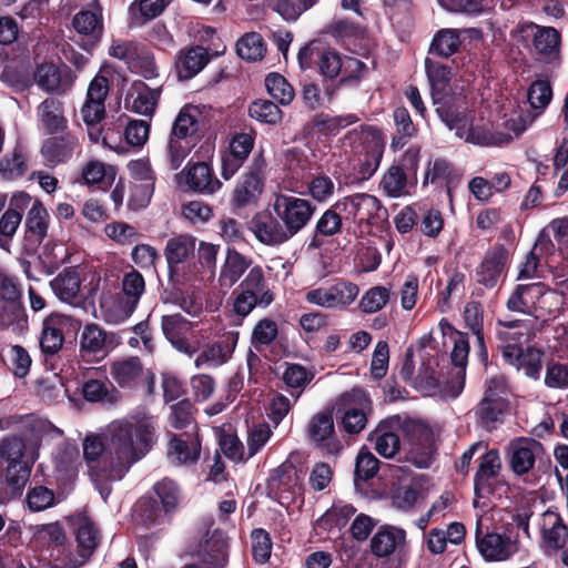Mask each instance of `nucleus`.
Here are the masks:
<instances>
[{
    "label": "nucleus",
    "instance_id": "obj_1",
    "mask_svg": "<svg viewBox=\"0 0 568 568\" xmlns=\"http://www.w3.org/2000/svg\"><path fill=\"white\" fill-rule=\"evenodd\" d=\"M154 426L149 419H119L104 430L106 455L99 468L91 467V477L105 501L111 487L102 480H121L131 466L151 449L154 443Z\"/></svg>",
    "mask_w": 568,
    "mask_h": 568
},
{
    "label": "nucleus",
    "instance_id": "obj_2",
    "mask_svg": "<svg viewBox=\"0 0 568 568\" xmlns=\"http://www.w3.org/2000/svg\"><path fill=\"white\" fill-rule=\"evenodd\" d=\"M408 437L406 459L418 468L429 466L434 453L433 438L429 429L420 423L403 419L400 416H389L378 423L371 433L369 440L374 449L384 458H394L400 452V437Z\"/></svg>",
    "mask_w": 568,
    "mask_h": 568
},
{
    "label": "nucleus",
    "instance_id": "obj_3",
    "mask_svg": "<svg viewBox=\"0 0 568 568\" xmlns=\"http://www.w3.org/2000/svg\"><path fill=\"white\" fill-rule=\"evenodd\" d=\"M63 432L48 419L29 416L20 435L9 436L0 444V456L8 463H36L43 438L61 437Z\"/></svg>",
    "mask_w": 568,
    "mask_h": 568
},
{
    "label": "nucleus",
    "instance_id": "obj_4",
    "mask_svg": "<svg viewBox=\"0 0 568 568\" xmlns=\"http://www.w3.org/2000/svg\"><path fill=\"white\" fill-rule=\"evenodd\" d=\"M145 292L143 275L134 270L124 273L121 280V291L103 292L100 297V308L105 322L119 324L128 320L135 311Z\"/></svg>",
    "mask_w": 568,
    "mask_h": 568
},
{
    "label": "nucleus",
    "instance_id": "obj_5",
    "mask_svg": "<svg viewBox=\"0 0 568 568\" xmlns=\"http://www.w3.org/2000/svg\"><path fill=\"white\" fill-rule=\"evenodd\" d=\"M297 60L303 70L311 69L316 64L320 73L328 79L336 78L342 68L347 69L352 65L361 68L363 65L361 61L351 58L343 61L335 49L325 45L320 40L311 41L304 45L298 52Z\"/></svg>",
    "mask_w": 568,
    "mask_h": 568
},
{
    "label": "nucleus",
    "instance_id": "obj_6",
    "mask_svg": "<svg viewBox=\"0 0 568 568\" xmlns=\"http://www.w3.org/2000/svg\"><path fill=\"white\" fill-rule=\"evenodd\" d=\"M476 547L485 561L501 562L510 560L521 550L519 535L506 527L503 532H483L479 523L476 527Z\"/></svg>",
    "mask_w": 568,
    "mask_h": 568
},
{
    "label": "nucleus",
    "instance_id": "obj_7",
    "mask_svg": "<svg viewBox=\"0 0 568 568\" xmlns=\"http://www.w3.org/2000/svg\"><path fill=\"white\" fill-rule=\"evenodd\" d=\"M336 412L341 415L343 429L351 435L359 434L367 424L372 402L365 390L353 388L341 394L336 400Z\"/></svg>",
    "mask_w": 568,
    "mask_h": 568
},
{
    "label": "nucleus",
    "instance_id": "obj_8",
    "mask_svg": "<svg viewBox=\"0 0 568 568\" xmlns=\"http://www.w3.org/2000/svg\"><path fill=\"white\" fill-rule=\"evenodd\" d=\"M540 549L546 556H560L561 562L568 567V526L555 510L542 513L538 520Z\"/></svg>",
    "mask_w": 568,
    "mask_h": 568
},
{
    "label": "nucleus",
    "instance_id": "obj_9",
    "mask_svg": "<svg viewBox=\"0 0 568 568\" xmlns=\"http://www.w3.org/2000/svg\"><path fill=\"white\" fill-rule=\"evenodd\" d=\"M272 207L292 236L308 224L316 211V206L311 201L286 194H276Z\"/></svg>",
    "mask_w": 568,
    "mask_h": 568
},
{
    "label": "nucleus",
    "instance_id": "obj_10",
    "mask_svg": "<svg viewBox=\"0 0 568 568\" xmlns=\"http://www.w3.org/2000/svg\"><path fill=\"white\" fill-rule=\"evenodd\" d=\"M436 112L450 130H455V134L458 138L468 143L490 146L500 145L510 140L508 135L494 133L488 125H474L473 123H468L466 119L453 114L443 106H438Z\"/></svg>",
    "mask_w": 568,
    "mask_h": 568
},
{
    "label": "nucleus",
    "instance_id": "obj_11",
    "mask_svg": "<svg viewBox=\"0 0 568 568\" xmlns=\"http://www.w3.org/2000/svg\"><path fill=\"white\" fill-rule=\"evenodd\" d=\"M507 457L511 470L517 476H523L531 471L537 462H540L545 455L541 443L534 438L519 437L507 446Z\"/></svg>",
    "mask_w": 568,
    "mask_h": 568
},
{
    "label": "nucleus",
    "instance_id": "obj_12",
    "mask_svg": "<svg viewBox=\"0 0 568 568\" xmlns=\"http://www.w3.org/2000/svg\"><path fill=\"white\" fill-rule=\"evenodd\" d=\"M497 324L500 326L497 331V337L501 355L515 359L514 352L524 348L534 337L532 322L498 320Z\"/></svg>",
    "mask_w": 568,
    "mask_h": 568
},
{
    "label": "nucleus",
    "instance_id": "obj_13",
    "mask_svg": "<svg viewBox=\"0 0 568 568\" xmlns=\"http://www.w3.org/2000/svg\"><path fill=\"white\" fill-rule=\"evenodd\" d=\"M334 409L335 407H326L317 412L310 418L306 426L308 439L332 454L341 448L339 440L335 437Z\"/></svg>",
    "mask_w": 568,
    "mask_h": 568
},
{
    "label": "nucleus",
    "instance_id": "obj_14",
    "mask_svg": "<svg viewBox=\"0 0 568 568\" xmlns=\"http://www.w3.org/2000/svg\"><path fill=\"white\" fill-rule=\"evenodd\" d=\"M263 166L264 160L262 158L255 159L253 168L241 176L231 196V203L234 207L242 209L257 201L263 192Z\"/></svg>",
    "mask_w": 568,
    "mask_h": 568
},
{
    "label": "nucleus",
    "instance_id": "obj_15",
    "mask_svg": "<svg viewBox=\"0 0 568 568\" xmlns=\"http://www.w3.org/2000/svg\"><path fill=\"white\" fill-rule=\"evenodd\" d=\"M335 209L345 214L347 219L362 223L378 216L382 204L374 195L356 193L338 200L335 203Z\"/></svg>",
    "mask_w": 568,
    "mask_h": 568
},
{
    "label": "nucleus",
    "instance_id": "obj_16",
    "mask_svg": "<svg viewBox=\"0 0 568 568\" xmlns=\"http://www.w3.org/2000/svg\"><path fill=\"white\" fill-rule=\"evenodd\" d=\"M62 135L51 136L43 141L41 155L47 166L54 168L69 161L80 146L79 138L72 132H61Z\"/></svg>",
    "mask_w": 568,
    "mask_h": 568
},
{
    "label": "nucleus",
    "instance_id": "obj_17",
    "mask_svg": "<svg viewBox=\"0 0 568 568\" xmlns=\"http://www.w3.org/2000/svg\"><path fill=\"white\" fill-rule=\"evenodd\" d=\"M251 230L258 242L268 246L281 245L293 237L285 224L271 214L254 216L251 221Z\"/></svg>",
    "mask_w": 568,
    "mask_h": 568
},
{
    "label": "nucleus",
    "instance_id": "obj_18",
    "mask_svg": "<svg viewBox=\"0 0 568 568\" xmlns=\"http://www.w3.org/2000/svg\"><path fill=\"white\" fill-rule=\"evenodd\" d=\"M81 284L80 273L75 268L68 267L50 282V287L61 302L78 306L85 300Z\"/></svg>",
    "mask_w": 568,
    "mask_h": 568
},
{
    "label": "nucleus",
    "instance_id": "obj_19",
    "mask_svg": "<svg viewBox=\"0 0 568 568\" xmlns=\"http://www.w3.org/2000/svg\"><path fill=\"white\" fill-rule=\"evenodd\" d=\"M364 154L359 159L358 174L362 180L369 179L379 166L383 158L385 142L381 133L375 129H367L363 131Z\"/></svg>",
    "mask_w": 568,
    "mask_h": 568
},
{
    "label": "nucleus",
    "instance_id": "obj_20",
    "mask_svg": "<svg viewBox=\"0 0 568 568\" xmlns=\"http://www.w3.org/2000/svg\"><path fill=\"white\" fill-rule=\"evenodd\" d=\"M406 548V531L399 527L384 525L371 539V551L377 558H386Z\"/></svg>",
    "mask_w": 568,
    "mask_h": 568
},
{
    "label": "nucleus",
    "instance_id": "obj_21",
    "mask_svg": "<svg viewBox=\"0 0 568 568\" xmlns=\"http://www.w3.org/2000/svg\"><path fill=\"white\" fill-rule=\"evenodd\" d=\"M72 524L75 530L79 555L82 560L79 564H72L65 568H77L81 566L93 554L100 539L94 523L87 515H75L72 518Z\"/></svg>",
    "mask_w": 568,
    "mask_h": 568
},
{
    "label": "nucleus",
    "instance_id": "obj_22",
    "mask_svg": "<svg viewBox=\"0 0 568 568\" xmlns=\"http://www.w3.org/2000/svg\"><path fill=\"white\" fill-rule=\"evenodd\" d=\"M37 118L39 128L49 135L65 132L68 128L63 104L54 98H47L38 105Z\"/></svg>",
    "mask_w": 568,
    "mask_h": 568
},
{
    "label": "nucleus",
    "instance_id": "obj_23",
    "mask_svg": "<svg viewBox=\"0 0 568 568\" xmlns=\"http://www.w3.org/2000/svg\"><path fill=\"white\" fill-rule=\"evenodd\" d=\"M239 333H230L223 341H217L205 345L202 352L195 358V366L197 368L207 366V367H219L225 364L234 352L235 345L237 343Z\"/></svg>",
    "mask_w": 568,
    "mask_h": 568
},
{
    "label": "nucleus",
    "instance_id": "obj_24",
    "mask_svg": "<svg viewBox=\"0 0 568 568\" xmlns=\"http://www.w3.org/2000/svg\"><path fill=\"white\" fill-rule=\"evenodd\" d=\"M197 555L206 568H224L227 562V539L223 531L214 530L200 542Z\"/></svg>",
    "mask_w": 568,
    "mask_h": 568
},
{
    "label": "nucleus",
    "instance_id": "obj_25",
    "mask_svg": "<svg viewBox=\"0 0 568 568\" xmlns=\"http://www.w3.org/2000/svg\"><path fill=\"white\" fill-rule=\"evenodd\" d=\"M507 251L503 245L493 246L477 267L478 282L488 288L497 285L507 261Z\"/></svg>",
    "mask_w": 568,
    "mask_h": 568
},
{
    "label": "nucleus",
    "instance_id": "obj_26",
    "mask_svg": "<svg viewBox=\"0 0 568 568\" xmlns=\"http://www.w3.org/2000/svg\"><path fill=\"white\" fill-rule=\"evenodd\" d=\"M22 204L31 203V206L27 213L24 226L27 233L33 237L37 242H41L48 235V229L50 224V215L38 199L32 200L28 194H21L17 197Z\"/></svg>",
    "mask_w": 568,
    "mask_h": 568
},
{
    "label": "nucleus",
    "instance_id": "obj_27",
    "mask_svg": "<svg viewBox=\"0 0 568 568\" xmlns=\"http://www.w3.org/2000/svg\"><path fill=\"white\" fill-rule=\"evenodd\" d=\"M162 331L176 351L184 353L190 357L194 354L195 348L186 338V335L191 331V325L184 317L179 314L163 316Z\"/></svg>",
    "mask_w": 568,
    "mask_h": 568
},
{
    "label": "nucleus",
    "instance_id": "obj_28",
    "mask_svg": "<svg viewBox=\"0 0 568 568\" xmlns=\"http://www.w3.org/2000/svg\"><path fill=\"white\" fill-rule=\"evenodd\" d=\"M159 88L151 89L142 81H135L125 98V103L135 113L152 115L160 98Z\"/></svg>",
    "mask_w": 568,
    "mask_h": 568
},
{
    "label": "nucleus",
    "instance_id": "obj_29",
    "mask_svg": "<svg viewBox=\"0 0 568 568\" xmlns=\"http://www.w3.org/2000/svg\"><path fill=\"white\" fill-rule=\"evenodd\" d=\"M68 318L60 314L49 315L42 323L40 348L45 355H55L63 346V327Z\"/></svg>",
    "mask_w": 568,
    "mask_h": 568
},
{
    "label": "nucleus",
    "instance_id": "obj_30",
    "mask_svg": "<svg viewBox=\"0 0 568 568\" xmlns=\"http://www.w3.org/2000/svg\"><path fill=\"white\" fill-rule=\"evenodd\" d=\"M252 260L234 247H227L225 260L221 266L219 284L221 287L231 288L250 268Z\"/></svg>",
    "mask_w": 568,
    "mask_h": 568
},
{
    "label": "nucleus",
    "instance_id": "obj_31",
    "mask_svg": "<svg viewBox=\"0 0 568 568\" xmlns=\"http://www.w3.org/2000/svg\"><path fill=\"white\" fill-rule=\"evenodd\" d=\"M201 453V444L197 438L189 435H171L168 456L172 463L192 464L195 463Z\"/></svg>",
    "mask_w": 568,
    "mask_h": 568
},
{
    "label": "nucleus",
    "instance_id": "obj_32",
    "mask_svg": "<svg viewBox=\"0 0 568 568\" xmlns=\"http://www.w3.org/2000/svg\"><path fill=\"white\" fill-rule=\"evenodd\" d=\"M74 29L82 34L99 39L103 32L102 8L97 0L88 3L87 8L73 18Z\"/></svg>",
    "mask_w": 568,
    "mask_h": 568
},
{
    "label": "nucleus",
    "instance_id": "obj_33",
    "mask_svg": "<svg viewBox=\"0 0 568 568\" xmlns=\"http://www.w3.org/2000/svg\"><path fill=\"white\" fill-rule=\"evenodd\" d=\"M210 61L205 48L196 45L182 50L176 59L175 65L181 79H191L196 75Z\"/></svg>",
    "mask_w": 568,
    "mask_h": 568
},
{
    "label": "nucleus",
    "instance_id": "obj_34",
    "mask_svg": "<svg viewBox=\"0 0 568 568\" xmlns=\"http://www.w3.org/2000/svg\"><path fill=\"white\" fill-rule=\"evenodd\" d=\"M539 294V283L517 285L506 302L510 312L521 313L534 317L536 300Z\"/></svg>",
    "mask_w": 568,
    "mask_h": 568
},
{
    "label": "nucleus",
    "instance_id": "obj_35",
    "mask_svg": "<svg viewBox=\"0 0 568 568\" xmlns=\"http://www.w3.org/2000/svg\"><path fill=\"white\" fill-rule=\"evenodd\" d=\"M114 344V335L94 323L85 325L80 336L81 351L89 354L105 353Z\"/></svg>",
    "mask_w": 568,
    "mask_h": 568
},
{
    "label": "nucleus",
    "instance_id": "obj_36",
    "mask_svg": "<svg viewBox=\"0 0 568 568\" xmlns=\"http://www.w3.org/2000/svg\"><path fill=\"white\" fill-rule=\"evenodd\" d=\"M240 288L246 294L255 295L262 307L268 306L274 301V294L268 287L264 271L260 265L248 270V273L240 284Z\"/></svg>",
    "mask_w": 568,
    "mask_h": 568
},
{
    "label": "nucleus",
    "instance_id": "obj_37",
    "mask_svg": "<svg viewBox=\"0 0 568 568\" xmlns=\"http://www.w3.org/2000/svg\"><path fill=\"white\" fill-rule=\"evenodd\" d=\"M186 183L195 192L213 194L221 189L222 183L213 175L212 169L204 162L192 165L186 172Z\"/></svg>",
    "mask_w": 568,
    "mask_h": 568
},
{
    "label": "nucleus",
    "instance_id": "obj_38",
    "mask_svg": "<svg viewBox=\"0 0 568 568\" xmlns=\"http://www.w3.org/2000/svg\"><path fill=\"white\" fill-rule=\"evenodd\" d=\"M202 116V109L197 105L186 104L178 113L171 134L176 138L186 140H194L195 134L200 128V119Z\"/></svg>",
    "mask_w": 568,
    "mask_h": 568
},
{
    "label": "nucleus",
    "instance_id": "obj_39",
    "mask_svg": "<svg viewBox=\"0 0 568 568\" xmlns=\"http://www.w3.org/2000/svg\"><path fill=\"white\" fill-rule=\"evenodd\" d=\"M514 353L515 359L503 357L505 362L514 366L517 371H524L527 377L538 379L542 367V351L532 346H527L526 348H519Z\"/></svg>",
    "mask_w": 568,
    "mask_h": 568
},
{
    "label": "nucleus",
    "instance_id": "obj_40",
    "mask_svg": "<svg viewBox=\"0 0 568 568\" xmlns=\"http://www.w3.org/2000/svg\"><path fill=\"white\" fill-rule=\"evenodd\" d=\"M143 371L140 358L135 356L115 361L110 365V374L121 387L135 386Z\"/></svg>",
    "mask_w": 568,
    "mask_h": 568
},
{
    "label": "nucleus",
    "instance_id": "obj_41",
    "mask_svg": "<svg viewBox=\"0 0 568 568\" xmlns=\"http://www.w3.org/2000/svg\"><path fill=\"white\" fill-rule=\"evenodd\" d=\"M539 296L536 300L535 320L556 317L562 310L566 297L556 290H547L542 283H539Z\"/></svg>",
    "mask_w": 568,
    "mask_h": 568
},
{
    "label": "nucleus",
    "instance_id": "obj_42",
    "mask_svg": "<svg viewBox=\"0 0 568 568\" xmlns=\"http://www.w3.org/2000/svg\"><path fill=\"white\" fill-rule=\"evenodd\" d=\"M425 69L432 88L434 104L440 102L452 79V69L432 59L425 60Z\"/></svg>",
    "mask_w": 568,
    "mask_h": 568
},
{
    "label": "nucleus",
    "instance_id": "obj_43",
    "mask_svg": "<svg viewBox=\"0 0 568 568\" xmlns=\"http://www.w3.org/2000/svg\"><path fill=\"white\" fill-rule=\"evenodd\" d=\"M532 44L544 60H556L560 52V33L555 28L540 27L534 36Z\"/></svg>",
    "mask_w": 568,
    "mask_h": 568
},
{
    "label": "nucleus",
    "instance_id": "obj_44",
    "mask_svg": "<svg viewBox=\"0 0 568 568\" xmlns=\"http://www.w3.org/2000/svg\"><path fill=\"white\" fill-rule=\"evenodd\" d=\"M463 33L479 36V31L476 29H443L437 32L432 42V52L445 58L456 53L459 49L460 36Z\"/></svg>",
    "mask_w": 568,
    "mask_h": 568
},
{
    "label": "nucleus",
    "instance_id": "obj_45",
    "mask_svg": "<svg viewBox=\"0 0 568 568\" xmlns=\"http://www.w3.org/2000/svg\"><path fill=\"white\" fill-rule=\"evenodd\" d=\"M501 462L497 450H488L480 459L475 475V489L477 493H490L489 480L498 476Z\"/></svg>",
    "mask_w": 568,
    "mask_h": 568
},
{
    "label": "nucleus",
    "instance_id": "obj_46",
    "mask_svg": "<svg viewBox=\"0 0 568 568\" xmlns=\"http://www.w3.org/2000/svg\"><path fill=\"white\" fill-rule=\"evenodd\" d=\"M129 172L131 176L138 181L145 182L144 187L133 186L132 187V197L135 193L142 192V197L139 203L135 204L136 207L145 206L151 196V189L153 185V171L149 161L146 160H135L131 161L128 165Z\"/></svg>",
    "mask_w": 568,
    "mask_h": 568
},
{
    "label": "nucleus",
    "instance_id": "obj_47",
    "mask_svg": "<svg viewBox=\"0 0 568 568\" xmlns=\"http://www.w3.org/2000/svg\"><path fill=\"white\" fill-rule=\"evenodd\" d=\"M195 250V239L189 234H181L170 239L165 245L164 254L169 265L185 262Z\"/></svg>",
    "mask_w": 568,
    "mask_h": 568
},
{
    "label": "nucleus",
    "instance_id": "obj_48",
    "mask_svg": "<svg viewBox=\"0 0 568 568\" xmlns=\"http://www.w3.org/2000/svg\"><path fill=\"white\" fill-rule=\"evenodd\" d=\"M32 539L39 547H54L60 551V548L63 547L67 537L63 528L58 523H51L34 526Z\"/></svg>",
    "mask_w": 568,
    "mask_h": 568
},
{
    "label": "nucleus",
    "instance_id": "obj_49",
    "mask_svg": "<svg viewBox=\"0 0 568 568\" xmlns=\"http://www.w3.org/2000/svg\"><path fill=\"white\" fill-rule=\"evenodd\" d=\"M538 239H544L554 244V240L561 255L568 260V216L558 217L549 222L541 231Z\"/></svg>",
    "mask_w": 568,
    "mask_h": 568
},
{
    "label": "nucleus",
    "instance_id": "obj_50",
    "mask_svg": "<svg viewBox=\"0 0 568 568\" xmlns=\"http://www.w3.org/2000/svg\"><path fill=\"white\" fill-rule=\"evenodd\" d=\"M358 121V118L353 114H343L332 116L329 114L320 113L313 116L312 126L322 133L325 134H337L342 129L355 123Z\"/></svg>",
    "mask_w": 568,
    "mask_h": 568
},
{
    "label": "nucleus",
    "instance_id": "obj_51",
    "mask_svg": "<svg viewBox=\"0 0 568 568\" xmlns=\"http://www.w3.org/2000/svg\"><path fill=\"white\" fill-rule=\"evenodd\" d=\"M264 6L272 8L287 21H295L297 18L312 8L317 0H261Z\"/></svg>",
    "mask_w": 568,
    "mask_h": 568
},
{
    "label": "nucleus",
    "instance_id": "obj_52",
    "mask_svg": "<svg viewBox=\"0 0 568 568\" xmlns=\"http://www.w3.org/2000/svg\"><path fill=\"white\" fill-rule=\"evenodd\" d=\"M237 54L247 61L261 60L265 52L266 45L263 38L256 32H247L236 42Z\"/></svg>",
    "mask_w": 568,
    "mask_h": 568
},
{
    "label": "nucleus",
    "instance_id": "obj_53",
    "mask_svg": "<svg viewBox=\"0 0 568 568\" xmlns=\"http://www.w3.org/2000/svg\"><path fill=\"white\" fill-rule=\"evenodd\" d=\"M333 310L343 311L352 305L359 294V287L348 281H337L329 285Z\"/></svg>",
    "mask_w": 568,
    "mask_h": 568
},
{
    "label": "nucleus",
    "instance_id": "obj_54",
    "mask_svg": "<svg viewBox=\"0 0 568 568\" xmlns=\"http://www.w3.org/2000/svg\"><path fill=\"white\" fill-rule=\"evenodd\" d=\"M298 481V473L291 462H285L280 465L270 476V486L277 491H291Z\"/></svg>",
    "mask_w": 568,
    "mask_h": 568
},
{
    "label": "nucleus",
    "instance_id": "obj_55",
    "mask_svg": "<svg viewBox=\"0 0 568 568\" xmlns=\"http://www.w3.org/2000/svg\"><path fill=\"white\" fill-rule=\"evenodd\" d=\"M393 118L396 125V135L393 138L390 148L397 150L403 148L408 139L414 136L416 128L405 108L395 109Z\"/></svg>",
    "mask_w": 568,
    "mask_h": 568
},
{
    "label": "nucleus",
    "instance_id": "obj_56",
    "mask_svg": "<svg viewBox=\"0 0 568 568\" xmlns=\"http://www.w3.org/2000/svg\"><path fill=\"white\" fill-rule=\"evenodd\" d=\"M506 407V399H494L484 396L477 405L475 414L485 427H490L500 420Z\"/></svg>",
    "mask_w": 568,
    "mask_h": 568
},
{
    "label": "nucleus",
    "instance_id": "obj_57",
    "mask_svg": "<svg viewBox=\"0 0 568 568\" xmlns=\"http://www.w3.org/2000/svg\"><path fill=\"white\" fill-rule=\"evenodd\" d=\"M194 140H186L176 138L174 134H170L168 146H166V162L171 170H178L191 150L194 148Z\"/></svg>",
    "mask_w": 568,
    "mask_h": 568
},
{
    "label": "nucleus",
    "instance_id": "obj_58",
    "mask_svg": "<svg viewBox=\"0 0 568 568\" xmlns=\"http://www.w3.org/2000/svg\"><path fill=\"white\" fill-rule=\"evenodd\" d=\"M383 191L389 197H399L406 193L407 176L403 168L392 165L381 181Z\"/></svg>",
    "mask_w": 568,
    "mask_h": 568
},
{
    "label": "nucleus",
    "instance_id": "obj_59",
    "mask_svg": "<svg viewBox=\"0 0 568 568\" xmlns=\"http://www.w3.org/2000/svg\"><path fill=\"white\" fill-rule=\"evenodd\" d=\"M154 491L165 513H172L178 508L181 500V490L174 480L164 478L158 481L154 485Z\"/></svg>",
    "mask_w": 568,
    "mask_h": 568
},
{
    "label": "nucleus",
    "instance_id": "obj_60",
    "mask_svg": "<svg viewBox=\"0 0 568 568\" xmlns=\"http://www.w3.org/2000/svg\"><path fill=\"white\" fill-rule=\"evenodd\" d=\"M554 250V244L544 239H538L532 250L526 256L525 263L519 268L518 278H531L535 276L539 257L544 254H550Z\"/></svg>",
    "mask_w": 568,
    "mask_h": 568
},
{
    "label": "nucleus",
    "instance_id": "obj_61",
    "mask_svg": "<svg viewBox=\"0 0 568 568\" xmlns=\"http://www.w3.org/2000/svg\"><path fill=\"white\" fill-rule=\"evenodd\" d=\"M267 92L281 104H290L294 99V89L286 79L278 73H270L265 79Z\"/></svg>",
    "mask_w": 568,
    "mask_h": 568
},
{
    "label": "nucleus",
    "instance_id": "obj_62",
    "mask_svg": "<svg viewBox=\"0 0 568 568\" xmlns=\"http://www.w3.org/2000/svg\"><path fill=\"white\" fill-rule=\"evenodd\" d=\"M68 256V250L63 244L49 242L43 246L39 258L47 268V272L52 274L60 265L67 262Z\"/></svg>",
    "mask_w": 568,
    "mask_h": 568
},
{
    "label": "nucleus",
    "instance_id": "obj_63",
    "mask_svg": "<svg viewBox=\"0 0 568 568\" xmlns=\"http://www.w3.org/2000/svg\"><path fill=\"white\" fill-rule=\"evenodd\" d=\"M278 334L277 324L270 318L260 320L253 328L251 343L256 351L271 345Z\"/></svg>",
    "mask_w": 568,
    "mask_h": 568
},
{
    "label": "nucleus",
    "instance_id": "obj_64",
    "mask_svg": "<svg viewBox=\"0 0 568 568\" xmlns=\"http://www.w3.org/2000/svg\"><path fill=\"white\" fill-rule=\"evenodd\" d=\"M544 383L551 389L568 388V364L550 361L546 365Z\"/></svg>",
    "mask_w": 568,
    "mask_h": 568
}]
</instances>
